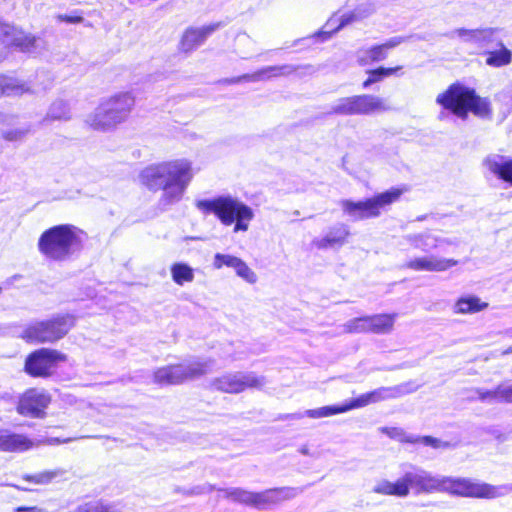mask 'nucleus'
Wrapping results in <instances>:
<instances>
[{"mask_svg": "<svg viewBox=\"0 0 512 512\" xmlns=\"http://www.w3.org/2000/svg\"><path fill=\"white\" fill-rule=\"evenodd\" d=\"M194 174L192 162L178 158L146 166L139 174V181L150 191H161L160 204L170 206L182 200Z\"/></svg>", "mask_w": 512, "mask_h": 512, "instance_id": "nucleus-1", "label": "nucleus"}, {"mask_svg": "<svg viewBox=\"0 0 512 512\" xmlns=\"http://www.w3.org/2000/svg\"><path fill=\"white\" fill-rule=\"evenodd\" d=\"M195 206L203 214L215 215L225 226L234 224V233L246 232L254 218L253 209L237 197L231 195L197 200Z\"/></svg>", "mask_w": 512, "mask_h": 512, "instance_id": "nucleus-2", "label": "nucleus"}, {"mask_svg": "<svg viewBox=\"0 0 512 512\" xmlns=\"http://www.w3.org/2000/svg\"><path fill=\"white\" fill-rule=\"evenodd\" d=\"M82 232L72 225H57L44 231L38 240L39 252L49 260L66 261L82 247Z\"/></svg>", "mask_w": 512, "mask_h": 512, "instance_id": "nucleus-3", "label": "nucleus"}, {"mask_svg": "<svg viewBox=\"0 0 512 512\" xmlns=\"http://www.w3.org/2000/svg\"><path fill=\"white\" fill-rule=\"evenodd\" d=\"M436 102L462 120L467 119L469 112L481 118L491 114L490 102L486 98L478 96L474 89L459 83L450 85L440 93Z\"/></svg>", "mask_w": 512, "mask_h": 512, "instance_id": "nucleus-4", "label": "nucleus"}, {"mask_svg": "<svg viewBox=\"0 0 512 512\" xmlns=\"http://www.w3.org/2000/svg\"><path fill=\"white\" fill-rule=\"evenodd\" d=\"M134 98L130 93H121L102 102L86 117V123L96 130H108L123 122L129 115Z\"/></svg>", "mask_w": 512, "mask_h": 512, "instance_id": "nucleus-5", "label": "nucleus"}, {"mask_svg": "<svg viewBox=\"0 0 512 512\" xmlns=\"http://www.w3.org/2000/svg\"><path fill=\"white\" fill-rule=\"evenodd\" d=\"M403 386L397 387H381L374 391L360 395L359 397L342 405L324 406L316 409L306 410L304 415L310 418H324L336 414L345 413L352 409L365 407L372 403H377L383 400L396 398L405 393Z\"/></svg>", "mask_w": 512, "mask_h": 512, "instance_id": "nucleus-6", "label": "nucleus"}, {"mask_svg": "<svg viewBox=\"0 0 512 512\" xmlns=\"http://www.w3.org/2000/svg\"><path fill=\"white\" fill-rule=\"evenodd\" d=\"M73 326L72 316H57L29 324L22 331L21 338L30 343H52L62 339Z\"/></svg>", "mask_w": 512, "mask_h": 512, "instance_id": "nucleus-7", "label": "nucleus"}, {"mask_svg": "<svg viewBox=\"0 0 512 512\" xmlns=\"http://www.w3.org/2000/svg\"><path fill=\"white\" fill-rule=\"evenodd\" d=\"M221 491L226 498L246 505L254 506L258 509H264L272 504H277L281 501L292 499L299 493L297 488L291 487L268 489L260 493H254L241 488H229Z\"/></svg>", "mask_w": 512, "mask_h": 512, "instance_id": "nucleus-8", "label": "nucleus"}, {"mask_svg": "<svg viewBox=\"0 0 512 512\" xmlns=\"http://www.w3.org/2000/svg\"><path fill=\"white\" fill-rule=\"evenodd\" d=\"M401 194L400 189L393 188L364 201L343 200L341 207L343 212L355 221L374 218L381 214L385 206L397 201Z\"/></svg>", "mask_w": 512, "mask_h": 512, "instance_id": "nucleus-9", "label": "nucleus"}, {"mask_svg": "<svg viewBox=\"0 0 512 512\" xmlns=\"http://www.w3.org/2000/svg\"><path fill=\"white\" fill-rule=\"evenodd\" d=\"M438 481L437 492L476 498H495L502 495L501 488L468 478L439 476Z\"/></svg>", "mask_w": 512, "mask_h": 512, "instance_id": "nucleus-10", "label": "nucleus"}, {"mask_svg": "<svg viewBox=\"0 0 512 512\" xmlns=\"http://www.w3.org/2000/svg\"><path fill=\"white\" fill-rule=\"evenodd\" d=\"M212 366V361L204 360L161 367L154 372V382L160 385L180 384L208 373Z\"/></svg>", "mask_w": 512, "mask_h": 512, "instance_id": "nucleus-11", "label": "nucleus"}, {"mask_svg": "<svg viewBox=\"0 0 512 512\" xmlns=\"http://www.w3.org/2000/svg\"><path fill=\"white\" fill-rule=\"evenodd\" d=\"M388 110L385 101L375 95L363 94L337 100L330 113L338 115H368Z\"/></svg>", "mask_w": 512, "mask_h": 512, "instance_id": "nucleus-12", "label": "nucleus"}, {"mask_svg": "<svg viewBox=\"0 0 512 512\" xmlns=\"http://www.w3.org/2000/svg\"><path fill=\"white\" fill-rule=\"evenodd\" d=\"M0 43L27 53H38L45 48V42L42 38L26 33L14 25L1 21Z\"/></svg>", "mask_w": 512, "mask_h": 512, "instance_id": "nucleus-13", "label": "nucleus"}, {"mask_svg": "<svg viewBox=\"0 0 512 512\" xmlns=\"http://www.w3.org/2000/svg\"><path fill=\"white\" fill-rule=\"evenodd\" d=\"M266 381L253 372L228 373L212 381V386L225 393H240L248 388H261Z\"/></svg>", "mask_w": 512, "mask_h": 512, "instance_id": "nucleus-14", "label": "nucleus"}, {"mask_svg": "<svg viewBox=\"0 0 512 512\" xmlns=\"http://www.w3.org/2000/svg\"><path fill=\"white\" fill-rule=\"evenodd\" d=\"M66 360V356L53 349L41 348L31 353L25 362L28 374L34 377L50 376L57 363Z\"/></svg>", "mask_w": 512, "mask_h": 512, "instance_id": "nucleus-15", "label": "nucleus"}, {"mask_svg": "<svg viewBox=\"0 0 512 512\" xmlns=\"http://www.w3.org/2000/svg\"><path fill=\"white\" fill-rule=\"evenodd\" d=\"M438 479L439 476L432 475L423 469L412 467L399 478V481L406 487L408 496L410 489L414 490L416 494L437 492Z\"/></svg>", "mask_w": 512, "mask_h": 512, "instance_id": "nucleus-16", "label": "nucleus"}, {"mask_svg": "<svg viewBox=\"0 0 512 512\" xmlns=\"http://www.w3.org/2000/svg\"><path fill=\"white\" fill-rule=\"evenodd\" d=\"M486 175L512 186V158L499 153H490L482 160Z\"/></svg>", "mask_w": 512, "mask_h": 512, "instance_id": "nucleus-17", "label": "nucleus"}, {"mask_svg": "<svg viewBox=\"0 0 512 512\" xmlns=\"http://www.w3.org/2000/svg\"><path fill=\"white\" fill-rule=\"evenodd\" d=\"M405 41L404 37L396 36L390 38L385 43L371 47H362L356 51V59L359 65L366 66L373 62H379L386 59L388 51Z\"/></svg>", "mask_w": 512, "mask_h": 512, "instance_id": "nucleus-18", "label": "nucleus"}, {"mask_svg": "<svg viewBox=\"0 0 512 512\" xmlns=\"http://www.w3.org/2000/svg\"><path fill=\"white\" fill-rule=\"evenodd\" d=\"M50 403V396L40 390H28L20 398L17 410L21 415L40 417Z\"/></svg>", "mask_w": 512, "mask_h": 512, "instance_id": "nucleus-19", "label": "nucleus"}, {"mask_svg": "<svg viewBox=\"0 0 512 512\" xmlns=\"http://www.w3.org/2000/svg\"><path fill=\"white\" fill-rule=\"evenodd\" d=\"M213 267L217 270L223 267L232 268L236 275L249 284L257 282L256 273L239 257L231 254L216 253L213 258Z\"/></svg>", "mask_w": 512, "mask_h": 512, "instance_id": "nucleus-20", "label": "nucleus"}, {"mask_svg": "<svg viewBox=\"0 0 512 512\" xmlns=\"http://www.w3.org/2000/svg\"><path fill=\"white\" fill-rule=\"evenodd\" d=\"M220 26V23H212L198 28L190 27L186 29L180 41V50L185 53L194 51Z\"/></svg>", "mask_w": 512, "mask_h": 512, "instance_id": "nucleus-21", "label": "nucleus"}, {"mask_svg": "<svg viewBox=\"0 0 512 512\" xmlns=\"http://www.w3.org/2000/svg\"><path fill=\"white\" fill-rule=\"evenodd\" d=\"M457 264L458 261L454 259L428 255L409 260L404 267L414 271L443 272Z\"/></svg>", "mask_w": 512, "mask_h": 512, "instance_id": "nucleus-22", "label": "nucleus"}, {"mask_svg": "<svg viewBox=\"0 0 512 512\" xmlns=\"http://www.w3.org/2000/svg\"><path fill=\"white\" fill-rule=\"evenodd\" d=\"M404 240L413 248L423 252H429L444 245L452 244V241L449 239L442 238L429 231L423 233L408 234L404 237Z\"/></svg>", "mask_w": 512, "mask_h": 512, "instance_id": "nucleus-23", "label": "nucleus"}, {"mask_svg": "<svg viewBox=\"0 0 512 512\" xmlns=\"http://www.w3.org/2000/svg\"><path fill=\"white\" fill-rule=\"evenodd\" d=\"M34 443L22 434L0 429V451L23 452L31 449Z\"/></svg>", "mask_w": 512, "mask_h": 512, "instance_id": "nucleus-24", "label": "nucleus"}, {"mask_svg": "<svg viewBox=\"0 0 512 512\" xmlns=\"http://www.w3.org/2000/svg\"><path fill=\"white\" fill-rule=\"evenodd\" d=\"M294 71V68L290 65L283 66H268L253 74H245L240 77L232 79L231 83H238L241 81L258 82L268 80L272 77L279 75H288Z\"/></svg>", "mask_w": 512, "mask_h": 512, "instance_id": "nucleus-25", "label": "nucleus"}, {"mask_svg": "<svg viewBox=\"0 0 512 512\" xmlns=\"http://www.w3.org/2000/svg\"><path fill=\"white\" fill-rule=\"evenodd\" d=\"M350 231L346 225L340 224L329 230V232L320 239H316L314 244L319 249H326L334 246H342L346 243Z\"/></svg>", "mask_w": 512, "mask_h": 512, "instance_id": "nucleus-26", "label": "nucleus"}, {"mask_svg": "<svg viewBox=\"0 0 512 512\" xmlns=\"http://www.w3.org/2000/svg\"><path fill=\"white\" fill-rule=\"evenodd\" d=\"M488 307V303L481 301L477 296H464L453 305L455 314H474Z\"/></svg>", "mask_w": 512, "mask_h": 512, "instance_id": "nucleus-27", "label": "nucleus"}, {"mask_svg": "<svg viewBox=\"0 0 512 512\" xmlns=\"http://www.w3.org/2000/svg\"><path fill=\"white\" fill-rule=\"evenodd\" d=\"M397 314H376L368 316L370 324V333L374 334H388L394 328V323L397 319Z\"/></svg>", "mask_w": 512, "mask_h": 512, "instance_id": "nucleus-28", "label": "nucleus"}, {"mask_svg": "<svg viewBox=\"0 0 512 512\" xmlns=\"http://www.w3.org/2000/svg\"><path fill=\"white\" fill-rule=\"evenodd\" d=\"M499 50L487 52L486 64L492 67L507 66L512 61V52L507 49L502 41L497 42Z\"/></svg>", "mask_w": 512, "mask_h": 512, "instance_id": "nucleus-29", "label": "nucleus"}, {"mask_svg": "<svg viewBox=\"0 0 512 512\" xmlns=\"http://www.w3.org/2000/svg\"><path fill=\"white\" fill-rule=\"evenodd\" d=\"M65 474L66 471L64 469L56 468L53 470L41 471L32 475L27 474L23 476V479L36 485H46L55 479L64 477Z\"/></svg>", "mask_w": 512, "mask_h": 512, "instance_id": "nucleus-30", "label": "nucleus"}, {"mask_svg": "<svg viewBox=\"0 0 512 512\" xmlns=\"http://www.w3.org/2000/svg\"><path fill=\"white\" fill-rule=\"evenodd\" d=\"M373 491L382 495H391L397 497L407 496L406 487L400 483L399 479L396 482L381 480L374 486Z\"/></svg>", "mask_w": 512, "mask_h": 512, "instance_id": "nucleus-31", "label": "nucleus"}, {"mask_svg": "<svg viewBox=\"0 0 512 512\" xmlns=\"http://www.w3.org/2000/svg\"><path fill=\"white\" fill-rule=\"evenodd\" d=\"M170 270L171 277L177 285L183 286L194 280V269L186 263H174Z\"/></svg>", "mask_w": 512, "mask_h": 512, "instance_id": "nucleus-32", "label": "nucleus"}, {"mask_svg": "<svg viewBox=\"0 0 512 512\" xmlns=\"http://www.w3.org/2000/svg\"><path fill=\"white\" fill-rule=\"evenodd\" d=\"M0 91L7 95H21L28 92L29 88L16 79L0 75Z\"/></svg>", "mask_w": 512, "mask_h": 512, "instance_id": "nucleus-33", "label": "nucleus"}, {"mask_svg": "<svg viewBox=\"0 0 512 512\" xmlns=\"http://www.w3.org/2000/svg\"><path fill=\"white\" fill-rule=\"evenodd\" d=\"M402 67L397 66L393 68L380 67L375 70L368 71V78L363 82V88H368L370 85L382 81L384 78L389 77L399 71Z\"/></svg>", "mask_w": 512, "mask_h": 512, "instance_id": "nucleus-34", "label": "nucleus"}, {"mask_svg": "<svg viewBox=\"0 0 512 512\" xmlns=\"http://www.w3.org/2000/svg\"><path fill=\"white\" fill-rule=\"evenodd\" d=\"M344 331L346 333H369L370 324L368 316L359 317L349 320L344 324Z\"/></svg>", "mask_w": 512, "mask_h": 512, "instance_id": "nucleus-35", "label": "nucleus"}, {"mask_svg": "<svg viewBox=\"0 0 512 512\" xmlns=\"http://www.w3.org/2000/svg\"><path fill=\"white\" fill-rule=\"evenodd\" d=\"M477 399L486 403L503 402L502 393H500V385L494 390H486L483 388L475 389Z\"/></svg>", "mask_w": 512, "mask_h": 512, "instance_id": "nucleus-36", "label": "nucleus"}, {"mask_svg": "<svg viewBox=\"0 0 512 512\" xmlns=\"http://www.w3.org/2000/svg\"><path fill=\"white\" fill-rule=\"evenodd\" d=\"M481 29H473V30H468V29H457L455 31L452 32V36L453 37H458L459 39H461L462 41L466 42V43H471V44H474L478 47L479 43H480V36H481Z\"/></svg>", "mask_w": 512, "mask_h": 512, "instance_id": "nucleus-37", "label": "nucleus"}, {"mask_svg": "<svg viewBox=\"0 0 512 512\" xmlns=\"http://www.w3.org/2000/svg\"><path fill=\"white\" fill-rule=\"evenodd\" d=\"M48 116L54 120L68 119L70 111L67 103L62 100L54 102L49 109Z\"/></svg>", "mask_w": 512, "mask_h": 512, "instance_id": "nucleus-38", "label": "nucleus"}, {"mask_svg": "<svg viewBox=\"0 0 512 512\" xmlns=\"http://www.w3.org/2000/svg\"><path fill=\"white\" fill-rule=\"evenodd\" d=\"M74 512H120V510L113 505L89 502L79 506Z\"/></svg>", "mask_w": 512, "mask_h": 512, "instance_id": "nucleus-39", "label": "nucleus"}, {"mask_svg": "<svg viewBox=\"0 0 512 512\" xmlns=\"http://www.w3.org/2000/svg\"><path fill=\"white\" fill-rule=\"evenodd\" d=\"M480 43L478 47L485 48L489 46L497 47V42L501 41L498 38V31L494 28L481 29Z\"/></svg>", "mask_w": 512, "mask_h": 512, "instance_id": "nucleus-40", "label": "nucleus"}, {"mask_svg": "<svg viewBox=\"0 0 512 512\" xmlns=\"http://www.w3.org/2000/svg\"><path fill=\"white\" fill-rule=\"evenodd\" d=\"M30 131L29 126H19L16 128H6L1 131V135L8 141L22 140Z\"/></svg>", "mask_w": 512, "mask_h": 512, "instance_id": "nucleus-41", "label": "nucleus"}, {"mask_svg": "<svg viewBox=\"0 0 512 512\" xmlns=\"http://www.w3.org/2000/svg\"><path fill=\"white\" fill-rule=\"evenodd\" d=\"M340 19L341 18L339 13L333 14L324 25L323 30L315 34V36L321 38V41L328 40L331 37V35L336 32L333 31V28L340 24Z\"/></svg>", "mask_w": 512, "mask_h": 512, "instance_id": "nucleus-42", "label": "nucleus"}, {"mask_svg": "<svg viewBox=\"0 0 512 512\" xmlns=\"http://www.w3.org/2000/svg\"><path fill=\"white\" fill-rule=\"evenodd\" d=\"M403 441H406V442H419L425 446H431L433 448H436V449H439V448H447L449 447V443L448 442H443L437 438H433L431 436H424V437H420V438H417V439H414L412 437H405L404 439H402Z\"/></svg>", "mask_w": 512, "mask_h": 512, "instance_id": "nucleus-43", "label": "nucleus"}, {"mask_svg": "<svg viewBox=\"0 0 512 512\" xmlns=\"http://www.w3.org/2000/svg\"><path fill=\"white\" fill-rule=\"evenodd\" d=\"M340 15V24H338L337 26H335V28H333V31H339L341 30L343 27L347 26V25H350L352 23H355V22H359L357 16H356V12L355 10H352V11H348V12H345V13H342V14H339Z\"/></svg>", "mask_w": 512, "mask_h": 512, "instance_id": "nucleus-44", "label": "nucleus"}, {"mask_svg": "<svg viewBox=\"0 0 512 512\" xmlns=\"http://www.w3.org/2000/svg\"><path fill=\"white\" fill-rule=\"evenodd\" d=\"M354 10L359 21L368 18L375 12V8L372 4H361L357 6Z\"/></svg>", "mask_w": 512, "mask_h": 512, "instance_id": "nucleus-45", "label": "nucleus"}, {"mask_svg": "<svg viewBox=\"0 0 512 512\" xmlns=\"http://www.w3.org/2000/svg\"><path fill=\"white\" fill-rule=\"evenodd\" d=\"M56 19L59 22H66V23H70V24H78L83 21V17L78 14H72V15L58 14L56 16Z\"/></svg>", "mask_w": 512, "mask_h": 512, "instance_id": "nucleus-46", "label": "nucleus"}, {"mask_svg": "<svg viewBox=\"0 0 512 512\" xmlns=\"http://www.w3.org/2000/svg\"><path fill=\"white\" fill-rule=\"evenodd\" d=\"M500 393H502L503 402H512V382L501 384Z\"/></svg>", "mask_w": 512, "mask_h": 512, "instance_id": "nucleus-47", "label": "nucleus"}, {"mask_svg": "<svg viewBox=\"0 0 512 512\" xmlns=\"http://www.w3.org/2000/svg\"><path fill=\"white\" fill-rule=\"evenodd\" d=\"M13 512H47L45 509L32 506V507H26V506H18L14 508Z\"/></svg>", "mask_w": 512, "mask_h": 512, "instance_id": "nucleus-48", "label": "nucleus"}, {"mask_svg": "<svg viewBox=\"0 0 512 512\" xmlns=\"http://www.w3.org/2000/svg\"><path fill=\"white\" fill-rule=\"evenodd\" d=\"M212 490H214V486L208 484V485L203 486L200 491H197L195 493L196 494L208 493V492H211Z\"/></svg>", "mask_w": 512, "mask_h": 512, "instance_id": "nucleus-49", "label": "nucleus"}, {"mask_svg": "<svg viewBox=\"0 0 512 512\" xmlns=\"http://www.w3.org/2000/svg\"><path fill=\"white\" fill-rule=\"evenodd\" d=\"M512 353V346H510L509 348H507L506 350H504L502 352V355H507V354H511Z\"/></svg>", "mask_w": 512, "mask_h": 512, "instance_id": "nucleus-50", "label": "nucleus"}, {"mask_svg": "<svg viewBox=\"0 0 512 512\" xmlns=\"http://www.w3.org/2000/svg\"><path fill=\"white\" fill-rule=\"evenodd\" d=\"M505 334H506L507 336H509V337H512V328L507 329V330L505 331Z\"/></svg>", "mask_w": 512, "mask_h": 512, "instance_id": "nucleus-51", "label": "nucleus"}, {"mask_svg": "<svg viewBox=\"0 0 512 512\" xmlns=\"http://www.w3.org/2000/svg\"><path fill=\"white\" fill-rule=\"evenodd\" d=\"M6 121V117L0 113V122Z\"/></svg>", "mask_w": 512, "mask_h": 512, "instance_id": "nucleus-52", "label": "nucleus"}, {"mask_svg": "<svg viewBox=\"0 0 512 512\" xmlns=\"http://www.w3.org/2000/svg\"><path fill=\"white\" fill-rule=\"evenodd\" d=\"M398 434H399V433H398V432H396V430L394 429V430H393V433H391L390 435H391L392 437H395V436H396V435H398Z\"/></svg>", "mask_w": 512, "mask_h": 512, "instance_id": "nucleus-53", "label": "nucleus"}, {"mask_svg": "<svg viewBox=\"0 0 512 512\" xmlns=\"http://www.w3.org/2000/svg\"><path fill=\"white\" fill-rule=\"evenodd\" d=\"M295 417L296 418H301V417H303V415L302 414H296Z\"/></svg>", "mask_w": 512, "mask_h": 512, "instance_id": "nucleus-54", "label": "nucleus"}, {"mask_svg": "<svg viewBox=\"0 0 512 512\" xmlns=\"http://www.w3.org/2000/svg\"><path fill=\"white\" fill-rule=\"evenodd\" d=\"M302 453H303V454H307V449H303V450H302Z\"/></svg>", "mask_w": 512, "mask_h": 512, "instance_id": "nucleus-55", "label": "nucleus"}]
</instances>
